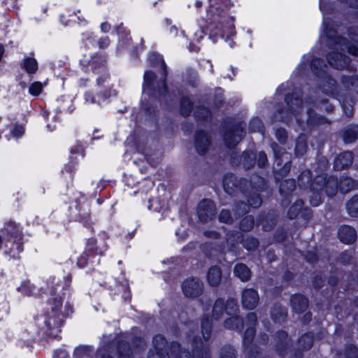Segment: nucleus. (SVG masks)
<instances>
[{
    "label": "nucleus",
    "instance_id": "nucleus-32",
    "mask_svg": "<svg viewBox=\"0 0 358 358\" xmlns=\"http://www.w3.org/2000/svg\"><path fill=\"white\" fill-rule=\"evenodd\" d=\"M306 340H308L309 341V345L308 346L310 345V344L312 343V338L310 336L308 335H306V336H303L302 338H301V341H306Z\"/></svg>",
    "mask_w": 358,
    "mask_h": 358
},
{
    "label": "nucleus",
    "instance_id": "nucleus-35",
    "mask_svg": "<svg viewBox=\"0 0 358 358\" xmlns=\"http://www.w3.org/2000/svg\"><path fill=\"white\" fill-rule=\"evenodd\" d=\"M320 200H316V201H315L313 199L310 200L311 205H313L314 206H318L320 204Z\"/></svg>",
    "mask_w": 358,
    "mask_h": 358
},
{
    "label": "nucleus",
    "instance_id": "nucleus-30",
    "mask_svg": "<svg viewBox=\"0 0 358 358\" xmlns=\"http://www.w3.org/2000/svg\"><path fill=\"white\" fill-rule=\"evenodd\" d=\"M101 29L103 32H107L110 29V25L108 23H103L101 25Z\"/></svg>",
    "mask_w": 358,
    "mask_h": 358
},
{
    "label": "nucleus",
    "instance_id": "nucleus-42",
    "mask_svg": "<svg viewBox=\"0 0 358 358\" xmlns=\"http://www.w3.org/2000/svg\"><path fill=\"white\" fill-rule=\"evenodd\" d=\"M199 215L200 218L202 219L201 217L203 215V213H202V211L201 210L199 212Z\"/></svg>",
    "mask_w": 358,
    "mask_h": 358
},
{
    "label": "nucleus",
    "instance_id": "nucleus-6",
    "mask_svg": "<svg viewBox=\"0 0 358 358\" xmlns=\"http://www.w3.org/2000/svg\"><path fill=\"white\" fill-rule=\"evenodd\" d=\"M352 153L351 152H345L339 155L335 162L334 167L336 169H342L349 166L352 163Z\"/></svg>",
    "mask_w": 358,
    "mask_h": 358
},
{
    "label": "nucleus",
    "instance_id": "nucleus-26",
    "mask_svg": "<svg viewBox=\"0 0 358 358\" xmlns=\"http://www.w3.org/2000/svg\"><path fill=\"white\" fill-rule=\"evenodd\" d=\"M266 162V155L264 152H260L259 154L258 164L259 166H264Z\"/></svg>",
    "mask_w": 358,
    "mask_h": 358
},
{
    "label": "nucleus",
    "instance_id": "nucleus-24",
    "mask_svg": "<svg viewBox=\"0 0 358 358\" xmlns=\"http://www.w3.org/2000/svg\"><path fill=\"white\" fill-rule=\"evenodd\" d=\"M229 308L234 311H236L238 309V306L236 303H234V301H231L227 303V306L226 307V312L227 314H231V312L229 311Z\"/></svg>",
    "mask_w": 358,
    "mask_h": 358
},
{
    "label": "nucleus",
    "instance_id": "nucleus-25",
    "mask_svg": "<svg viewBox=\"0 0 358 358\" xmlns=\"http://www.w3.org/2000/svg\"><path fill=\"white\" fill-rule=\"evenodd\" d=\"M222 308V301H217L214 308H213V317L215 319H218V316H217V313L220 311Z\"/></svg>",
    "mask_w": 358,
    "mask_h": 358
},
{
    "label": "nucleus",
    "instance_id": "nucleus-34",
    "mask_svg": "<svg viewBox=\"0 0 358 358\" xmlns=\"http://www.w3.org/2000/svg\"><path fill=\"white\" fill-rule=\"evenodd\" d=\"M355 139V138H348L347 136V135H345V136H344V140L346 143H352Z\"/></svg>",
    "mask_w": 358,
    "mask_h": 358
},
{
    "label": "nucleus",
    "instance_id": "nucleus-45",
    "mask_svg": "<svg viewBox=\"0 0 358 358\" xmlns=\"http://www.w3.org/2000/svg\"><path fill=\"white\" fill-rule=\"evenodd\" d=\"M62 354L64 355V356H66V353L64 352H62Z\"/></svg>",
    "mask_w": 358,
    "mask_h": 358
},
{
    "label": "nucleus",
    "instance_id": "nucleus-44",
    "mask_svg": "<svg viewBox=\"0 0 358 358\" xmlns=\"http://www.w3.org/2000/svg\"><path fill=\"white\" fill-rule=\"evenodd\" d=\"M240 138H240V137H238V139H237V140H234V143H236V142H238V141L240 140Z\"/></svg>",
    "mask_w": 358,
    "mask_h": 358
},
{
    "label": "nucleus",
    "instance_id": "nucleus-15",
    "mask_svg": "<svg viewBox=\"0 0 358 358\" xmlns=\"http://www.w3.org/2000/svg\"><path fill=\"white\" fill-rule=\"evenodd\" d=\"M338 43L341 45L342 50H344L345 48L348 49V52L352 55L357 56L358 55V48L356 47H348L345 43V40L341 38H338Z\"/></svg>",
    "mask_w": 358,
    "mask_h": 358
},
{
    "label": "nucleus",
    "instance_id": "nucleus-36",
    "mask_svg": "<svg viewBox=\"0 0 358 358\" xmlns=\"http://www.w3.org/2000/svg\"><path fill=\"white\" fill-rule=\"evenodd\" d=\"M108 44V39L104 38V39H103V44L100 43V47L104 48V47L107 46Z\"/></svg>",
    "mask_w": 358,
    "mask_h": 358
},
{
    "label": "nucleus",
    "instance_id": "nucleus-28",
    "mask_svg": "<svg viewBox=\"0 0 358 358\" xmlns=\"http://www.w3.org/2000/svg\"><path fill=\"white\" fill-rule=\"evenodd\" d=\"M252 223L251 222L250 220L245 218L244 220H243L241 226L243 229H248V228L252 227Z\"/></svg>",
    "mask_w": 358,
    "mask_h": 358
},
{
    "label": "nucleus",
    "instance_id": "nucleus-47",
    "mask_svg": "<svg viewBox=\"0 0 358 358\" xmlns=\"http://www.w3.org/2000/svg\"><path fill=\"white\" fill-rule=\"evenodd\" d=\"M229 146H231V145H232V143H229Z\"/></svg>",
    "mask_w": 358,
    "mask_h": 358
},
{
    "label": "nucleus",
    "instance_id": "nucleus-39",
    "mask_svg": "<svg viewBox=\"0 0 358 358\" xmlns=\"http://www.w3.org/2000/svg\"><path fill=\"white\" fill-rule=\"evenodd\" d=\"M195 6H196V7H197V8L200 7V6H201V2L200 1H196L195 2Z\"/></svg>",
    "mask_w": 358,
    "mask_h": 358
},
{
    "label": "nucleus",
    "instance_id": "nucleus-18",
    "mask_svg": "<svg viewBox=\"0 0 358 358\" xmlns=\"http://www.w3.org/2000/svg\"><path fill=\"white\" fill-rule=\"evenodd\" d=\"M154 78H155V75L152 72L146 71L145 73V74H144L145 83H144V86H143V91L145 90L146 87H148L151 84V83Z\"/></svg>",
    "mask_w": 358,
    "mask_h": 358
},
{
    "label": "nucleus",
    "instance_id": "nucleus-23",
    "mask_svg": "<svg viewBox=\"0 0 358 358\" xmlns=\"http://www.w3.org/2000/svg\"><path fill=\"white\" fill-rule=\"evenodd\" d=\"M306 149V145L303 142H298L296 146V152L297 155L303 154Z\"/></svg>",
    "mask_w": 358,
    "mask_h": 358
},
{
    "label": "nucleus",
    "instance_id": "nucleus-12",
    "mask_svg": "<svg viewBox=\"0 0 358 358\" xmlns=\"http://www.w3.org/2000/svg\"><path fill=\"white\" fill-rule=\"evenodd\" d=\"M24 66L28 73H33L36 71L38 64L35 59L28 57L24 59Z\"/></svg>",
    "mask_w": 358,
    "mask_h": 358
},
{
    "label": "nucleus",
    "instance_id": "nucleus-46",
    "mask_svg": "<svg viewBox=\"0 0 358 358\" xmlns=\"http://www.w3.org/2000/svg\"><path fill=\"white\" fill-rule=\"evenodd\" d=\"M97 102H98L99 104H101L99 99H98Z\"/></svg>",
    "mask_w": 358,
    "mask_h": 358
},
{
    "label": "nucleus",
    "instance_id": "nucleus-7",
    "mask_svg": "<svg viewBox=\"0 0 358 358\" xmlns=\"http://www.w3.org/2000/svg\"><path fill=\"white\" fill-rule=\"evenodd\" d=\"M209 138L205 133L198 134L196 137V149L199 154H204L209 146Z\"/></svg>",
    "mask_w": 358,
    "mask_h": 358
},
{
    "label": "nucleus",
    "instance_id": "nucleus-4",
    "mask_svg": "<svg viewBox=\"0 0 358 358\" xmlns=\"http://www.w3.org/2000/svg\"><path fill=\"white\" fill-rule=\"evenodd\" d=\"M61 306V301H58L56 304V309H53L52 313L49 315L46 323L50 328H57L61 326L62 323V315L57 311V309L60 308Z\"/></svg>",
    "mask_w": 358,
    "mask_h": 358
},
{
    "label": "nucleus",
    "instance_id": "nucleus-2",
    "mask_svg": "<svg viewBox=\"0 0 358 358\" xmlns=\"http://www.w3.org/2000/svg\"><path fill=\"white\" fill-rule=\"evenodd\" d=\"M231 5L230 0H209V8L207 10L209 15H220L222 12L228 9Z\"/></svg>",
    "mask_w": 358,
    "mask_h": 358
},
{
    "label": "nucleus",
    "instance_id": "nucleus-27",
    "mask_svg": "<svg viewBox=\"0 0 358 358\" xmlns=\"http://www.w3.org/2000/svg\"><path fill=\"white\" fill-rule=\"evenodd\" d=\"M85 100L87 103H95V99L92 94L90 92H86L85 94Z\"/></svg>",
    "mask_w": 358,
    "mask_h": 358
},
{
    "label": "nucleus",
    "instance_id": "nucleus-16",
    "mask_svg": "<svg viewBox=\"0 0 358 358\" xmlns=\"http://www.w3.org/2000/svg\"><path fill=\"white\" fill-rule=\"evenodd\" d=\"M192 109V103L188 98L183 99L181 102V113L187 115Z\"/></svg>",
    "mask_w": 358,
    "mask_h": 358
},
{
    "label": "nucleus",
    "instance_id": "nucleus-10",
    "mask_svg": "<svg viewBox=\"0 0 358 358\" xmlns=\"http://www.w3.org/2000/svg\"><path fill=\"white\" fill-rule=\"evenodd\" d=\"M329 63L336 69H342L348 64V59L341 53H337L335 57H329Z\"/></svg>",
    "mask_w": 358,
    "mask_h": 358
},
{
    "label": "nucleus",
    "instance_id": "nucleus-22",
    "mask_svg": "<svg viewBox=\"0 0 358 358\" xmlns=\"http://www.w3.org/2000/svg\"><path fill=\"white\" fill-rule=\"evenodd\" d=\"M238 318L236 317H231L230 318H229L227 320H226L225 322V326L227 327V328H234L235 327V324H236L238 322Z\"/></svg>",
    "mask_w": 358,
    "mask_h": 358
},
{
    "label": "nucleus",
    "instance_id": "nucleus-1",
    "mask_svg": "<svg viewBox=\"0 0 358 358\" xmlns=\"http://www.w3.org/2000/svg\"><path fill=\"white\" fill-rule=\"evenodd\" d=\"M182 290L185 296L194 297L198 296L202 290V285L196 278H189L184 281Z\"/></svg>",
    "mask_w": 358,
    "mask_h": 358
},
{
    "label": "nucleus",
    "instance_id": "nucleus-17",
    "mask_svg": "<svg viewBox=\"0 0 358 358\" xmlns=\"http://www.w3.org/2000/svg\"><path fill=\"white\" fill-rule=\"evenodd\" d=\"M43 85L40 82L32 83L29 89V92L31 95L38 96L42 91Z\"/></svg>",
    "mask_w": 358,
    "mask_h": 358
},
{
    "label": "nucleus",
    "instance_id": "nucleus-11",
    "mask_svg": "<svg viewBox=\"0 0 358 358\" xmlns=\"http://www.w3.org/2000/svg\"><path fill=\"white\" fill-rule=\"evenodd\" d=\"M291 303L293 308L297 312L302 311L307 307V300L302 296L297 295L292 296Z\"/></svg>",
    "mask_w": 358,
    "mask_h": 358
},
{
    "label": "nucleus",
    "instance_id": "nucleus-19",
    "mask_svg": "<svg viewBox=\"0 0 358 358\" xmlns=\"http://www.w3.org/2000/svg\"><path fill=\"white\" fill-rule=\"evenodd\" d=\"M243 245L246 249L250 250L257 247L258 241L255 238L247 239L245 241Z\"/></svg>",
    "mask_w": 358,
    "mask_h": 358
},
{
    "label": "nucleus",
    "instance_id": "nucleus-37",
    "mask_svg": "<svg viewBox=\"0 0 358 358\" xmlns=\"http://www.w3.org/2000/svg\"><path fill=\"white\" fill-rule=\"evenodd\" d=\"M202 111H203V115L201 117L206 118L208 115V110L206 108H203Z\"/></svg>",
    "mask_w": 358,
    "mask_h": 358
},
{
    "label": "nucleus",
    "instance_id": "nucleus-5",
    "mask_svg": "<svg viewBox=\"0 0 358 358\" xmlns=\"http://www.w3.org/2000/svg\"><path fill=\"white\" fill-rule=\"evenodd\" d=\"M338 236L342 242L350 244L355 240L356 231L351 227L344 226L339 229Z\"/></svg>",
    "mask_w": 358,
    "mask_h": 358
},
{
    "label": "nucleus",
    "instance_id": "nucleus-43",
    "mask_svg": "<svg viewBox=\"0 0 358 358\" xmlns=\"http://www.w3.org/2000/svg\"><path fill=\"white\" fill-rule=\"evenodd\" d=\"M250 317H251L252 318V320H256V317L254 314H250Z\"/></svg>",
    "mask_w": 358,
    "mask_h": 358
},
{
    "label": "nucleus",
    "instance_id": "nucleus-9",
    "mask_svg": "<svg viewBox=\"0 0 358 358\" xmlns=\"http://www.w3.org/2000/svg\"><path fill=\"white\" fill-rule=\"evenodd\" d=\"M235 275L242 281L248 280L250 277V271L249 268L244 264H237L234 268Z\"/></svg>",
    "mask_w": 358,
    "mask_h": 358
},
{
    "label": "nucleus",
    "instance_id": "nucleus-14",
    "mask_svg": "<svg viewBox=\"0 0 358 358\" xmlns=\"http://www.w3.org/2000/svg\"><path fill=\"white\" fill-rule=\"evenodd\" d=\"M347 209L351 216H357L358 215V197L353 198L347 203Z\"/></svg>",
    "mask_w": 358,
    "mask_h": 358
},
{
    "label": "nucleus",
    "instance_id": "nucleus-21",
    "mask_svg": "<svg viewBox=\"0 0 358 358\" xmlns=\"http://www.w3.org/2000/svg\"><path fill=\"white\" fill-rule=\"evenodd\" d=\"M24 129L22 126H15L12 130V134L15 137H20L24 134Z\"/></svg>",
    "mask_w": 358,
    "mask_h": 358
},
{
    "label": "nucleus",
    "instance_id": "nucleus-38",
    "mask_svg": "<svg viewBox=\"0 0 358 358\" xmlns=\"http://www.w3.org/2000/svg\"><path fill=\"white\" fill-rule=\"evenodd\" d=\"M206 235L209 237L210 236H213V237H216L217 236V234L215 233V232H212V233H207Z\"/></svg>",
    "mask_w": 358,
    "mask_h": 358
},
{
    "label": "nucleus",
    "instance_id": "nucleus-13",
    "mask_svg": "<svg viewBox=\"0 0 358 358\" xmlns=\"http://www.w3.org/2000/svg\"><path fill=\"white\" fill-rule=\"evenodd\" d=\"M356 185V182L350 178H345L340 182L339 188L341 192H346L353 189Z\"/></svg>",
    "mask_w": 358,
    "mask_h": 358
},
{
    "label": "nucleus",
    "instance_id": "nucleus-3",
    "mask_svg": "<svg viewBox=\"0 0 358 358\" xmlns=\"http://www.w3.org/2000/svg\"><path fill=\"white\" fill-rule=\"evenodd\" d=\"M259 301L257 292L252 289H245L242 293L243 306L248 309H254Z\"/></svg>",
    "mask_w": 358,
    "mask_h": 358
},
{
    "label": "nucleus",
    "instance_id": "nucleus-41",
    "mask_svg": "<svg viewBox=\"0 0 358 358\" xmlns=\"http://www.w3.org/2000/svg\"><path fill=\"white\" fill-rule=\"evenodd\" d=\"M101 358H112V357H110L109 355H103V356H101Z\"/></svg>",
    "mask_w": 358,
    "mask_h": 358
},
{
    "label": "nucleus",
    "instance_id": "nucleus-29",
    "mask_svg": "<svg viewBox=\"0 0 358 358\" xmlns=\"http://www.w3.org/2000/svg\"><path fill=\"white\" fill-rule=\"evenodd\" d=\"M276 136L280 141H282L285 138V132L284 130L279 131L277 132Z\"/></svg>",
    "mask_w": 358,
    "mask_h": 358
},
{
    "label": "nucleus",
    "instance_id": "nucleus-8",
    "mask_svg": "<svg viewBox=\"0 0 358 358\" xmlns=\"http://www.w3.org/2000/svg\"><path fill=\"white\" fill-rule=\"evenodd\" d=\"M207 280L211 286H217L221 280V271L217 266L211 267L207 274Z\"/></svg>",
    "mask_w": 358,
    "mask_h": 358
},
{
    "label": "nucleus",
    "instance_id": "nucleus-31",
    "mask_svg": "<svg viewBox=\"0 0 358 358\" xmlns=\"http://www.w3.org/2000/svg\"><path fill=\"white\" fill-rule=\"evenodd\" d=\"M202 332H203V334L204 336H205V334H206L208 336L209 334L208 328L207 326H206V324L204 323L202 324Z\"/></svg>",
    "mask_w": 358,
    "mask_h": 358
},
{
    "label": "nucleus",
    "instance_id": "nucleus-40",
    "mask_svg": "<svg viewBox=\"0 0 358 358\" xmlns=\"http://www.w3.org/2000/svg\"><path fill=\"white\" fill-rule=\"evenodd\" d=\"M159 60L161 62L162 67H164V61L159 57Z\"/></svg>",
    "mask_w": 358,
    "mask_h": 358
},
{
    "label": "nucleus",
    "instance_id": "nucleus-33",
    "mask_svg": "<svg viewBox=\"0 0 358 358\" xmlns=\"http://www.w3.org/2000/svg\"><path fill=\"white\" fill-rule=\"evenodd\" d=\"M332 184H334V185H335V184H336L333 180H332L331 181H328V182H327V192L328 194H334V191L332 193H329V190H328L329 187L330 186H331V185H332Z\"/></svg>",
    "mask_w": 358,
    "mask_h": 358
},
{
    "label": "nucleus",
    "instance_id": "nucleus-20",
    "mask_svg": "<svg viewBox=\"0 0 358 358\" xmlns=\"http://www.w3.org/2000/svg\"><path fill=\"white\" fill-rule=\"evenodd\" d=\"M219 219L222 222H228L231 219L230 213L226 210H222L219 215Z\"/></svg>",
    "mask_w": 358,
    "mask_h": 358
}]
</instances>
